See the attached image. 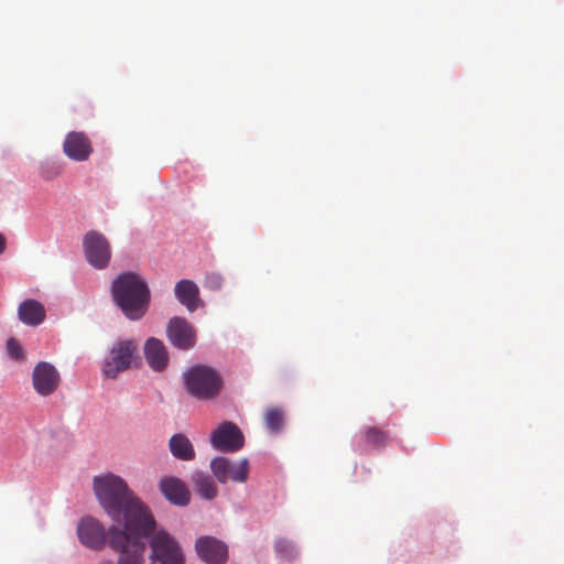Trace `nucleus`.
Returning a JSON list of instances; mask_svg holds the SVG:
<instances>
[{
	"label": "nucleus",
	"instance_id": "nucleus-1",
	"mask_svg": "<svg viewBox=\"0 0 564 564\" xmlns=\"http://www.w3.org/2000/svg\"><path fill=\"white\" fill-rule=\"evenodd\" d=\"M98 502L112 520L109 545L120 552L118 564H141L142 544L138 536L147 534L154 525L150 509L129 489L119 476L107 474L94 478Z\"/></svg>",
	"mask_w": 564,
	"mask_h": 564
},
{
	"label": "nucleus",
	"instance_id": "nucleus-2",
	"mask_svg": "<svg viewBox=\"0 0 564 564\" xmlns=\"http://www.w3.org/2000/svg\"><path fill=\"white\" fill-rule=\"evenodd\" d=\"M115 303L124 316L131 321L142 318L150 304V290L147 282L137 273L124 272L118 275L111 285Z\"/></svg>",
	"mask_w": 564,
	"mask_h": 564
},
{
	"label": "nucleus",
	"instance_id": "nucleus-3",
	"mask_svg": "<svg viewBox=\"0 0 564 564\" xmlns=\"http://www.w3.org/2000/svg\"><path fill=\"white\" fill-rule=\"evenodd\" d=\"M144 538H149L153 561L160 564H184V554L180 543L165 529L158 528L155 521L153 528L147 534L138 536L137 541L143 546L140 553L141 564H144Z\"/></svg>",
	"mask_w": 564,
	"mask_h": 564
},
{
	"label": "nucleus",
	"instance_id": "nucleus-4",
	"mask_svg": "<svg viewBox=\"0 0 564 564\" xmlns=\"http://www.w3.org/2000/svg\"><path fill=\"white\" fill-rule=\"evenodd\" d=\"M187 391L199 400H212L218 397L223 389V378L212 367L197 365L184 373Z\"/></svg>",
	"mask_w": 564,
	"mask_h": 564
},
{
	"label": "nucleus",
	"instance_id": "nucleus-5",
	"mask_svg": "<svg viewBox=\"0 0 564 564\" xmlns=\"http://www.w3.org/2000/svg\"><path fill=\"white\" fill-rule=\"evenodd\" d=\"M138 361V343L133 339L118 340L111 347L104 361L102 373L108 379H116Z\"/></svg>",
	"mask_w": 564,
	"mask_h": 564
},
{
	"label": "nucleus",
	"instance_id": "nucleus-6",
	"mask_svg": "<svg viewBox=\"0 0 564 564\" xmlns=\"http://www.w3.org/2000/svg\"><path fill=\"white\" fill-rule=\"evenodd\" d=\"M85 259L95 269L108 267L111 259V247L108 239L99 231L90 230L83 237Z\"/></svg>",
	"mask_w": 564,
	"mask_h": 564
},
{
	"label": "nucleus",
	"instance_id": "nucleus-7",
	"mask_svg": "<svg viewBox=\"0 0 564 564\" xmlns=\"http://www.w3.org/2000/svg\"><path fill=\"white\" fill-rule=\"evenodd\" d=\"M210 470L215 478L221 484L228 481L243 484L248 480L250 464L248 458L232 462L227 457L218 456L212 459Z\"/></svg>",
	"mask_w": 564,
	"mask_h": 564
},
{
	"label": "nucleus",
	"instance_id": "nucleus-8",
	"mask_svg": "<svg viewBox=\"0 0 564 564\" xmlns=\"http://www.w3.org/2000/svg\"><path fill=\"white\" fill-rule=\"evenodd\" d=\"M166 338L178 350H189L197 341L196 328L185 318L174 316L166 324Z\"/></svg>",
	"mask_w": 564,
	"mask_h": 564
},
{
	"label": "nucleus",
	"instance_id": "nucleus-9",
	"mask_svg": "<svg viewBox=\"0 0 564 564\" xmlns=\"http://www.w3.org/2000/svg\"><path fill=\"white\" fill-rule=\"evenodd\" d=\"M212 446L224 453H235L245 445L240 429L232 422H223L210 435Z\"/></svg>",
	"mask_w": 564,
	"mask_h": 564
},
{
	"label": "nucleus",
	"instance_id": "nucleus-10",
	"mask_svg": "<svg viewBox=\"0 0 564 564\" xmlns=\"http://www.w3.org/2000/svg\"><path fill=\"white\" fill-rule=\"evenodd\" d=\"M61 381L57 369L50 362H39L32 373V382L34 390L43 397L51 395L55 392Z\"/></svg>",
	"mask_w": 564,
	"mask_h": 564
},
{
	"label": "nucleus",
	"instance_id": "nucleus-11",
	"mask_svg": "<svg viewBox=\"0 0 564 564\" xmlns=\"http://www.w3.org/2000/svg\"><path fill=\"white\" fill-rule=\"evenodd\" d=\"M94 151L91 140L85 132L70 131L63 142L64 154L76 162L87 161Z\"/></svg>",
	"mask_w": 564,
	"mask_h": 564
},
{
	"label": "nucleus",
	"instance_id": "nucleus-12",
	"mask_svg": "<svg viewBox=\"0 0 564 564\" xmlns=\"http://www.w3.org/2000/svg\"><path fill=\"white\" fill-rule=\"evenodd\" d=\"M79 541L91 550H101L106 545L104 525L93 517L82 519L77 527Z\"/></svg>",
	"mask_w": 564,
	"mask_h": 564
},
{
	"label": "nucleus",
	"instance_id": "nucleus-13",
	"mask_svg": "<svg viewBox=\"0 0 564 564\" xmlns=\"http://www.w3.org/2000/svg\"><path fill=\"white\" fill-rule=\"evenodd\" d=\"M197 555L206 564H224L227 561V545L213 536H200L196 540Z\"/></svg>",
	"mask_w": 564,
	"mask_h": 564
},
{
	"label": "nucleus",
	"instance_id": "nucleus-14",
	"mask_svg": "<svg viewBox=\"0 0 564 564\" xmlns=\"http://www.w3.org/2000/svg\"><path fill=\"white\" fill-rule=\"evenodd\" d=\"M159 489L165 499L174 506L185 507L191 501V492L185 482L174 476L162 477Z\"/></svg>",
	"mask_w": 564,
	"mask_h": 564
},
{
	"label": "nucleus",
	"instance_id": "nucleus-15",
	"mask_svg": "<svg viewBox=\"0 0 564 564\" xmlns=\"http://www.w3.org/2000/svg\"><path fill=\"white\" fill-rule=\"evenodd\" d=\"M174 295L189 313H193L198 307L203 306V301L199 296V289L192 280H180L174 286Z\"/></svg>",
	"mask_w": 564,
	"mask_h": 564
},
{
	"label": "nucleus",
	"instance_id": "nucleus-16",
	"mask_svg": "<svg viewBox=\"0 0 564 564\" xmlns=\"http://www.w3.org/2000/svg\"><path fill=\"white\" fill-rule=\"evenodd\" d=\"M144 357L154 371H162L169 364V351L161 339L150 337L144 344Z\"/></svg>",
	"mask_w": 564,
	"mask_h": 564
},
{
	"label": "nucleus",
	"instance_id": "nucleus-17",
	"mask_svg": "<svg viewBox=\"0 0 564 564\" xmlns=\"http://www.w3.org/2000/svg\"><path fill=\"white\" fill-rule=\"evenodd\" d=\"M19 319L28 326H37L46 317V311L42 303L36 300L28 299L20 303L18 307Z\"/></svg>",
	"mask_w": 564,
	"mask_h": 564
},
{
	"label": "nucleus",
	"instance_id": "nucleus-18",
	"mask_svg": "<svg viewBox=\"0 0 564 564\" xmlns=\"http://www.w3.org/2000/svg\"><path fill=\"white\" fill-rule=\"evenodd\" d=\"M169 449L173 457L178 460L189 462L193 460L196 455L192 442L182 433L171 436L169 441Z\"/></svg>",
	"mask_w": 564,
	"mask_h": 564
},
{
	"label": "nucleus",
	"instance_id": "nucleus-19",
	"mask_svg": "<svg viewBox=\"0 0 564 564\" xmlns=\"http://www.w3.org/2000/svg\"><path fill=\"white\" fill-rule=\"evenodd\" d=\"M191 480L195 487V490L202 498L213 500L217 497V486L209 475L203 471H194L191 476Z\"/></svg>",
	"mask_w": 564,
	"mask_h": 564
},
{
	"label": "nucleus",
	"instance_id": "nucleus-20",
	"mask_svg": "<svg viewBox=\"0 0 564 564\" xmlns=\"http://www.w3.org/2000/svg\"><path fill=\"white\" fill-rule=\"evenodd\" d=\"M361 437L367 445H370L372 447H382L389 441L388 433L376 426L365 427L361 431Z\"/></svg>",
	"mask_w": 564,
	"mask_h": 564
},
{
	"label": "nucleus",
	"instance_id": "nucleus-21",
	"mask_svg": "<svg viewBox=\"0 0 564 564\" xmlns=\"http://www.w3.org/2000/svg\"><path fill=\"white\" fill-rule=\"evenodd\" d=\"M284 422L283 412L278 408H270L264 414L265 426L273 433L282 430Z\"/></svg>",
	"mask_w": 564,
	"mask_h": 564
},
{
	"label": "nucleus",
	"instance_id": "nucleus-22",
	"mask_svg": "<svg viewBox=\"0 0 564 564\" xmlns=\"http://www.w3.org/2000/svg\"><path fill=\"white\" fill-rule=\"evenodd\" d=\"M276 553L284 558H292L295 555V547L293 543L286 539H279L275 542Z\"/></svg>",
	"mask_w": 564,
	"mask_h": 564
},
{
	"label": "nucleus",
	"instance_id": "nucleus-23",
	"mask_svg": "<svg viewBox=\"0 0 564 564\" xmlns=\"http://www.w3.org/2000/svg\"><path fill=\"white\" fill-rule=\"evenodd\" d=\"M61 173L59 166L53 163H43L40 167V175L44 180H53Z\"/></svg>",
	"mask_w": 564,
	"mask_h": 564
},
{
	"label": "nucleus",
	"instance_id": "nucleus-24",
	"mask_svg": "<svg viewBox=\"0 0 564 564\" xmlns=\"http://www.w3.org/2000/svg\"><path fill=\"white\" fill-rule=\"evenodd\" d=\"M206 288L210 290H219L224 283V278L216 272H210L206 275Z\"/></svg>",
	"mask_w": 564,
	"mask_h": 564
},
{
	"label": "nucleus",
	"instance_id": "nucleus-25",
	"mask_svg": "<svg viewBox=\"0 0 564 564\" xmlns=\"http://www.w3.org/2000/svg\"><path fill=\"white\" fill-rule=\"evenodd\" d=\"M7 348L12 358L20 359L23 357L22 348L15 339L10 338L7 343Z\"/></svg>",
	"mask_w": 564,
	"mask_h": 564
},
{
	"label": "nucleus",
	"instance_id": "nucleus-26",
	"mask_svg": "<svg viewBox=\"0 0 564 564\" xmlns=\"http://www.w3.org/2000/svg\"><path fill=\"white\" fill-rule=\"evenodd\" d=\"M6 238L2 234H0V254H2L6 250Z\"/></svg>",
	"mask_w": 564,
	"mask_h": 564
},
{
	"label": "nucleus",
	"instance_id": "nucleus-27",
	"mask_svg": "<svg viewBox=\"0 0 564 564\" xmlns=\"http://www.w3.org/2000/svg\"><path fill=\"white\" fill-rule=\"evenodd\" d=\"M100 564H112L110 561L101 562Z\"/></svg>",
	"mask_w": 564,
	"mask_h": 564
}]
</instances>
